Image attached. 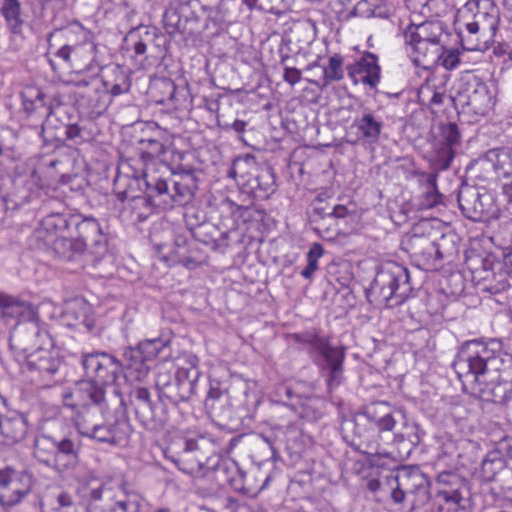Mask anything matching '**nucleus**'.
<instances>
[{"instance_id":"obj_1","label":"nucleus","mask_w":512,"mask_h":512,"mask_svg":"<svg viewBox=\"0 0 512 512\" xmlns=\"http://www.w3.org/2000/svg\"><path fill=\"white\" fill-rule=\"evenodd\" d=\"M508 354L499 339H473L459 348L454 370L463 387L483 401L506 405L512 400V370L506 367Z\"/></svg>"},{"instance_id":"obj_2","label":"nucleus","mask_w":512,"mask_h":512,"mask_svg":"<svg viewBox=\"0 0 512 512\" xmlns=\"http://www.w3.org/2000/svg\"><path fill=\"white\" fill-rule=\"evenodd\" d=\"M190 367H179L172 377L168 371H159L155 386L158 391L156 401L151 399L150 391L145 387H137L130 391L129 398L136 419L148 431L159 432L169 421V413L165 401L177 406L189 401L197 393L198 380L201 372L195 356L189 357Z\"/></svg>"},{"instance_id":"obj_3","label":"nucleus","mask_w":512,"mask_h":512,"mask_svg":"<svg viewBox=\"0 0 512 512\" xmlns=\"http://www.w3.org/2000/svg\"><path fill=\"white\" fill-rule=\"evenodd\" d=\"M78 491L85 507L76 504L70 493L60 491L47 504L42 503V512H141L144 501L139 492L124 482L116 488L108 483L83 484Z\"/></svg>"},{"instance_id":"obj_4","label":"nucleus","mask_w":512,"mask_h":512,"mask_svg":"<svg viewBox=\"0 0 512 512\" xmlns=\"http://www.w3.org/2000/svg\"><path fill=\"white\" fill-rule=\"evenodd\" d=\"M46 41L45 58L53 71L61 68L93 71L100 68L94 33L79 21L53 29L47 34Z\"/></svg>"},{"instance_id":"obj_5","label":"nucleus","mask_w":512,"mask_h":512,"mask_svg":"<svg viewBox=\"0 0 512 512\" xmlns=\"http://www.w3.org/2000/svg\"><path fill=\"white\" fill-rule=\"evenodd\" d=\"M290 342L301 345L311 361L318 367L320 374L325 378L329 391L339 387L344 377V361L346 349L344 346H333L329 337L322 334L318 328L287 334Z\"/></svg>"},{"instance_id":"obj_6","label":"nucleus","mask_w":512,"mask_h":512,"mask_svg":"<svg viewBox=\"0 0 512 512\" xmlns=\"http://www.w3.org/2000/svg\"><path fill=\"white\" fill-rule=\"evenodd\" d=\"M196 173V169L182 165L161 174L151 171L146 175V188L156 196V205H163L165 209L185 206L193 201L198 189Z\"/></svg>"},{"instance_id":"obj_7","label":"nucleus","mask_w":512,"mask_h":512,"mask_svg":"<svg viewBox=\"0 0 512 512\" xmlns=\"http://www.w3.org/2000/svg\"><path fill=\"white\" fill-rule=\"evenodd\" d=\"M365 293L368 301L374 305H402L413 293L409 270L394 261L381 264Z\"/></svg>"},{"instance_id":"obj_8","label":"nucleus","mask_w":512,"mask_h":512,"mask_svg":"<svg viewBox=\"0 0 512 512\" xmlns=\"http://www.w3.org/2000/svg\"><path fill=\"white\" fill-rule=\"evenodd\" d=\"M80 451V437L74 431L57 436L42 433L34 439V458L61 474L74 470L78 466Z\"/></svg>"},{"instance_id":"obj_9","label":"nucleus","mask_w":512,"mask_h":512,"mask_svg":"<svg viewBox=\"0 0 512 512\" xmlns=\"http://www.w3.org/2000/svg\"><path fill=\"white\" fill-rule=\"evenodd\" d=\"M221 461L215 452L214 443L202 435L186 438L182 450L173 459L181 471L195 476H205L210 471L214 473L216 464Z\"/></svg>"},{"instance_id":"obj_10","label":"nucleus","mask_w":512,"mask_h":512,"mask_svg":"<svg viewBox=\"0 0 512 512\" xmlns=\"http://www.w3.org/2000/svg\"><path fill=\"white\" fill-rule=\"evenodd\" d=\"M160 355L163 359L170 355V339L157 337L142 340L136 346L124 349L125 369L129 371L130 376L141 381L150 371V363Z\"/></svg>"},{"instance_id":"obj_11","label":"nucleus","mask_w":512,"mask_h":512,"mask_svg":"<svg viewBox=\"0 0 512 512\" xmlns=\"http://www.w3.org/2000/svg\"><path fill=\"white\" fill-rule=\"evenodd\" d=\"M462 214L473 222H489L499 218L500 208L491 191L462 184L457 196Z\"/></svg>"},{"instance_id":"obj_12","label":"nucleus","mask_w":512,"mask_h":512,"mask_svg":"<svg viewBox=\"0 0 512 512\" xmlns=\"http://www.w3.org/2000/svg\"><path fill=\"white\" fill-rule=\"evenodd\" d=\"M436 496L447 512H471L469 482L454 470H443L436 477Z\"/></svg>"},{"instance_id":"obj_13","label":"nucleus","mask_w":512,"mask_h":512,"mask_svg":"<svg viewBox=\"0 0 512 512\" xmlns=\"http://www.w3.org/2000/svg\"><path fill=\"white\" fill-rule=\"evenodd\" d=\"M81 365L86 380L103 386L114 384L125 368L124 361L101 351L82 353Z\"/></svg>"},{"instance_id":"obj_14","label":"nucleus","mask_w":512,"mask_h":512,"mask_svg":"<svg viewBox=\"0 0 512 512\" xmlns=\"http://www.w3.org/2000/svg\"><path fill=\"white\" fill-rule=\"evenodd\" d=\"M437 234L438 228L432 225V221L424 219L413 226L411 233L403 242L404 249L418 265L430 266L438 262L435 251Z\"/></svg>"},{"instance_id":"obj_15","label":"nucleus","mask_w":512,"mask_h":512,"mask_svg":"<svg viewBox=\"0 0 512 512\" xmlns=\"http://www.w3.org/2000/svg\"><path fill=\"white\" fill-rule=\"evenodd\" d=\"M28 371L35 381L50 387L52 383L61 380L60 371L64 361L53 347L38 348L25 356Z\"/></svg>"},{"instance_id":"obj_16","label":"nucleus","mask_w":512,"mask_h":512,"mask_svg":"<svg viewBox=\"0 0 512 512\" xmlns=\"http://www.w3.org/2000/svg\"><path fill=\"white\" fill-rule=\"evenodd\" d=\"M35 477L26 469H16L13 466L3 467L0 480V505L8 508L19 504L32 491Z\"/></svg>"},{"instance_id":"obj_17","label":"nucleus","mask_w":512,"mask_h":512,"mask_svg":"<svg viewBox=\"0 0 512 512\" xmlns=\"http://www.w3.org/2000/svg\"><path fill=\"white\" fill-rule=\"evenodd\" d=\"M78 436L89 437L101 443L122 446L128 442L132 433L131 425L125 418L116 419L109 424L90 421L88 417L76 420Z\"/></svg>"},{"instance_id":"obj_18","label":"nucleus","mask_w":512,"mask_h":512,"mask_svg":"<svg viewBox=\"0 0 512 512\" xmlns=\"http://www.w3.org/2000/svg\"><path fill=\"white\" fill-rule=\"evenodd\" d=\"M458 114H471L476 117L485 116L493 106V97L488 86L478 80L468 82L466 87L458 90L450 97Z\"/></svg>"},{"instance_id":"obj_19","label":"nucleus","mask_w":512,"mask_h":512,"mask_svg":"<svg viewBox=\"0 0 512 512\" xmlns=\"http://www.w3.org/2000/svg\"><path fill=\"white\" fill-rule=\"evenodd\" d=\"M163 27L167 34L172 37L179 36L180 40L185 42L194 41L199 35L203 26L199 18L182 5H170L163 14Z\"/></svg>"},{"instance_id":"obj_20","label":"nucleus","mask_w":512,"mask_h":512,"mask_svg":"<svg viewBox=\"0 0 512 512\" xmlns=\"http://www.w3.org/2000/svg\"><path fill=\"white\" fill-rule=\"evenodd\" d=\"M72 221L74 238L82 244L83 253L89 251L96 258H102L107 252L108 240L98 220L92 216L75 214Z\"/></svg>"},{"instance_id":"obj_21","label":"nucleus","mask_w":512,"mask_h":512,"mask_svg":"<svg viewBox=\"0 0 512 512\" xmlns=\"http://www.w3.org/2000/svg\"><path fill=\"white\" fill-rule=\"evenodd\" d=\"M9 342L11 349L19 351L25 356L43 346L54 347L53 339L48 331L42 329L39 322L34 319L17 322Z\"/></svg>"},{"instance_id":"obj_22","label":"nucleus","mask_w":512,"mask_h":512,"mask_svg":"<svg viewBox=\"0 0 512 512\" xmlns=\"http://www.w3.org/2000/svg\"><path fill=\"white\" fill-rule=\"evenodd\" d=\"M484 22L475 20L466 24L468 35L458 34L464 50L482 51L494 43V37L498 30L500 19L498 16L489 13L480 15Z\"/></svg>"},{"instance_id":"obj_23","label":"nucleus","mask_w":512,"mask_h":512,"mask_svg":"<svg viewBox=\"0 0 512 512\" xmlns=\"http://www.w3.org/2000/svg\"><path fill=\"white\" fill-rule=\"evenodd\" d=\"M393 481L412 498L411 509L423 507L430 500V482L417 466H402L396 470Z\"/></svg>"},{"instance_id":"obj_24","label":"nucleus","mask_w":512,"mask_h":512,"mask_svg":"<svg viewBox=\"0 0 512 512\" xmlns=\"http://www.w3.org/2000/svg\"><path fill=\"white\" fill-rule=\"evenodd\" d=\"M77 386L85 417L92 412L103 414L114 404L113 400L120 406L124 405V398L117 388H113V399H108L103 385L85 379L78 382Z\"/></svg>"},{"instance_id":"obj_25","label":"nucleus","mask_w":512,"mask_h":512,"mask_svg":"<svg viewBox=\"0 0 512 512\" xmlns=\"http://www.w3.org/2000/svg\"><path fill=\"white\" fill-rule=\"evenodd\" d=\"M103 92L96 99L94 106L97 109H106L112 97L129 92L131 78L127 70L120 65L108 66L102 77Z\"/></svg>"},{"instance_id":"obj_26","label":"nucleus","mask_w":512,"mask_h":512,"mask_svg":"<svg viewBox=\"0 0 512 512\" xmlns=\"http://www.w3.org/2000/svg\"><path fill=\"white\" fill-rule=\"evenodd\" d=\"M114 193L120 202H131L133 209L156 205V196H152L151 191L147 189L146 195L142 193L141 180L137 176L118 174L114 179Z\"/></svg>"},{"instance_id":"obj_27","label":"nucleus","mask_w":512,"mask_h":512,"mask_svg":"<svg viewBox=\"0 0 512 512\" xmlns=\"http://www.w3.org/2000/svg\"><path fill=\"white\" fill-rule=\"evenodd\" d=\"M141 146L140 160L143 162V178L146 183V175L153 171L160 174L161 170L171 172V166L168 164L166 154L170 151V146L159 138H145L139 141Z\"/></svg>"},{"instance_id":"obj_28","label":"nucleus","mask_w":512,"mask_h":512,"mask_svg":"<svg viewBox=\"0 0 512 512\" xmlns=\"http://www.w3.org/2000/svg\"><path fill=\"white\" fill-rule=\"evenodd\" d=\"M384 122L381 116L375 114L368 108H365L361 115L357 116L352 124L351 129H356L355 138L348 139L347 142L356 144H377L381 138Z\"/></svg>"},{"instance_id":"obj_29","label":"nucleus","mask_w":512,"mask_h":512,"mask_svg":"<svg viewBox=\"0 0 512 512\" xmlns=\"http://www.w3.org/2000/svg\"><path fill=\"white\" fill-rule=\"evenodd\" d=\"M347 74L354 84L359 82L376 89L381 80V67L378 57L371 52H364L354 63L346 66Z\"/></svg>"},{"instance_id":"obj_30","label":"nucleus","mask_w":512,"mask_h":512,"mask_svg":"<svg viewBox=\"0 0 512 512\" xmlns=\"http://www.w3.org/2000/svg\"><path fill=\"white\" fill-rule=\"evenodd\" d=\"M214 474L218 481L229 484L234 491L245 496L256 497L262 490V487L258 488L248 482L247 475L235 462L222 459L216 464Z\"/></svg>"},{"instance_id":"obj_31","label":"nucleus","mask_w":512,"mask_h":512,"mask_svg":"<svg viewBox=\"0 0 512 512\" xmlns=\"http://www.w3.org/2000/svg\"><path fill=\"white\" fill-rule=\"evenodd\" d=\"M243 193L257 200H266L276 191V176L274 169L266 164L255 172L252 177L240 182Z\"/></svg>"},{"instance_id":"obj_32","label":"nucleus","mask_w":512,"mask_h":512,"mask_svg":"<svg viewBox=\"0 0 512 512\" xmlns=\"http://www.w3.org/2000/svg\"><path fill=\"white\" fill-rule=\"evenodd\" d=\"M221 212V224L226 228V231L217 232L219 238H217L220 246H227V239L230 231H236L240 227V223H246L251 219V208L247 206H240L231 201L225 199L220 204Z\"/></svg>"},{"instance_id":"obj_33","label":"nucleus","mask_w":512,"mask_h":512,"mask_svg":"<svg viewBox=\"0 0 512 512\" xmlns=\"http://www.w3.org/2000/svg\"><path fill=\"white\" fill-rule=\"evenodd\" d=\"M75 214L63 212H51L42 218L40 227L35 232V238L39 242H45L49 237H59L72 233Z\"/></svg>"},{"instance_id":"obj_34","label":"nucleus","mask_w":512,"mask_h":512,"mask_svg":"<svg viewBox=\"0 0 512 512\" xmlns=\"http://www.w3.org/2000/svg\"><path fill=\"white\" fill-rule=\"evenodd\" d=\"M154 92H165V97H157L155 102L167 105L174 110L187 109L189 91L186 87H177L175 82L168 78L158 79L153 83Z\"/></svg>"},{"instance_id":"obj_35","label":"nucleus","mask_w":512,"mask_h":512,"mask_svg":"<svg viewBox=\"0 0 512 512\" xmlns=\"http://www.w3.org/2000/svg\"><path fill=\"white\" fill-rule=\"evenodd\" d=\"M39 248L65 261H73L76 256L83 254V246L76 242L73 232L59 237H49L42 242V246L39 245Z\"/></svg>"},{"instance_id":"obj_36","label":"nucleus","mask_w":512,"mask_h":512,"mask_svg":"<svg viewBox=\"0 0 512 512\" xmlns=\"http://www.w3.org/2000/svg\"><path fill=\"white\" fill-rule=\"evenodd\" d=\"M39 195L33 176H19L13 180V192L3 196L6 209H16Z\"/></svg>"},{"instance_id":"obj_37","label":"nucleus","mask_w":512,"mask_h":512,"mask_svg":"<svg viewBox=\"0 0 512 512\" xmlns=\"http://www.w3.org/2000/svg\"><path fill=\"white\" fill-rule=\"evenodd\" d=\"M412 62L425 70L438 64L441 59L443 44L425 41L405 42Z\"/></svg>"},{"instance_id":"obj_38","label":"nucleus","mask_w":512,"mask_h":512,"mask_svg":"<svg viewBox=\"0 0 512 512\" xmlns=\"http://www.w3.org/2000/svg\"><path fill=\"white\" fill-rule=\"evenodd\" d=\"M28 434V420L21 413L2 414L0 418V437L4 442L13 445L23 441Z\"/></svg>"},{"instance_id":"obj_39","label":"nucleus","mask_w":512,"mask_h":512,"mask_svg":"<svg viewBox=\"0 0 512 512\" xmlns=\"http://www.w3.org/2000/svg\"><path fill=\"white\" fill-rule=\"evenodd\" d=\"M412 174L423 188L421 195L418 197V209L427 210L440 204L443 195L437 189L436 174L423 171H413Z\"/></svg>"},{"instance_id":"obj_40","label":"nucleus","mask_w":512,"mask_h":512,"mask_svg":"<svg viewBox=\"0 0 512 512\" xmlns=\"http://www.w3.org/2000/svg\"><path fill=\"white\" fill-rule=\"evenodd\" d=\"M442 21L424 22L420 25H409L404 32L405 42L425 41L442 44L441 37L445 32Z\"/></svg>"},{"instance_id":"obj_41","label":"nucleus","mask_w":512,"mask_h":512,"mask_svg":"<svg viewBox=\"0 0 512 512\" xmlns=\"http://www.w3.org/2000/svg\"><path fill=\"white\" fill-rule=\"evenodd\" d=\"M205 407L223 420L231 418L229 395L227 389L222 387L219 381H210L209 390L205 398Z\"/></svg>"},{"instance_id":"obj_42","label":"nucleus","mask_w":512,"mask_h":512,"mask_svg":"<svg viewBox=\"0 0 512 512\" xmlns=\"http://www.w3.org/2000/svg\"><path fill=\"white\" fill-rule=\"evenodd\" d=\"M157 34L156 28L139 26L129 31L125 37V42L129 49L133 51L134 58L146 59L148 46L154 42Z\"/></svg>"},{"instance_id":"obj_43","label":"nucleus","mask_w":512,"mask_h":512,"mask_svg":"<svg viewBox=\"0 0 512 512\" xmlns=\"http://www.w3.org/2000/svg\"><path fill=\"white\" fill-rule=\"evenodd\" d=\"M26 313L31 314L28 304L0 292V318L6 325L15 327L17 322L24 321L20 318L25 317Z\"/></svg>"},{"instance_id":"obj_44","label":"nucleus","mask_w":512,"mask_h":512,"mask_svg":"<svg viewBox=\"0 0 512 512\" xmlns=\"http://www.w3.org/2000/svg\"><path fill=\"white\" fill-rule=\"evenodd\" d=\"M479 165L483 168L493 167L502 177L512 176V148L501 147L489 150L485 159L479 161Z\"/></svg>"},{"instance_id":"obj_45","label":"nucleus","mask_w":512,"mask_h":512,"mask_svg":"<svg viewBox=\"0 0 512 512\" xmlns=\"http://www.w3.org/2000/svg\"><path fill=\"white\" fill-rule=\"evenodd\" d=\"M0 13L12 34L22 33L25 12L21 0H1Z\"/></svg>"},{"instance_id":"obj_46","label":"nucleus","mask_w":512,"mask_h":512,"mask_svg":"<svg viewBox=\"0 0 512 512\" xmlns=\"http://www.w3.org/2000/svg\"><path fill=\"white\" fill-rule=\"evenodd\" d=\"M260 167H262V164L257 162L254 155L245 154L233 160L231 167L227 171V176L234 179L240 187V182L245 181L248 177H252Z\"/></svg>"},{"instance_id":"obj_47","label":"nucleus","mask_w":512,"mask_h":512,"mask_svg":"<svg viewBox=\"0 0 512 512\" xmlns=\"http://www.w3.org/2000/svg\"><path fill=\"white\" fill-rule=\"evenodd\" d=\"M507 470L511 469L506 467V461L499 451H490L482 460L481 473L486 481H495L497 477L508 478Z\"/></svg>"},{"instance_id":"obj_48","label":"nucleus","mask_w":512,"mask_h":512,"mask_svg":"<svg viewBox=\"0 0 512 512\" xmlns=\"http://www.w3.org/2000/svg\"><path fill=\"white\" fill-rule=\"evenodd\" d=\"M343 56L334 54L329 58L328 65L321 67V77L316 81H310L321 89L328 87L332 82L341 81L344 78Z\"/></svg>"},{"instance_id":"obj_49","label":"nucleus","mask_w":512,"mask_h":512,"mask_svg":"<svg viewBox=\"0 0 512 512\" xmlns=\"http://www.w3.org/2000/svg\"><path fill=\"white\" fill-rule=\"evenodd\" d=\"M388 408L385 402H378L374 405V411L370 409L363 416L370 424H374L379 432L392 431L396 425V420L390 412H384Z\"/></svg>"},{"instance_id":"obj_50","label":"nucleus","mask_w":512,"mask_h":512,"mask_svg":"<svg viewBox=\"0 0 512 512\" xmlns=\"http://www.w3.org/2000/svg\"><path fill=\"white\" fill-rule=\"evenodd\" d=\"M437 260L453 259L459 252L458 237L455 233H443L438 229L435 236Z\"/></svg>"},{"instance_id":"obj_51","label":"nucleus","mask_w":512,"mask_h":512,"mask_svg":"<svg viewBox=\"0 0 512 512\" xmlns=\"http://www.w3.org/2000/svg\"><path fill=\"white\" fill-rule=\"evenodd\" d=\"M369 422L363 416V418L355 419L352 421V432L353 438L350 440L349 445L361 452V453H369L364 450V447H369L371 442V438L373 437L374 429L368 428L367 424Z\"/></svg>"},{"instance_id":"obj_52","label":"nucleus","mask_w":512,"mask_h":512,"mask_svg":"<svg viewBox=\"0 0 512 512\" xmlns=\"http://www.w3.org/2000/svg\"><path fill=\"white\" fill-rule=\"evenodd\" d=\"M91 307L83 298H74L67 302L65 307L66 316L83 324L89 331L94 328V321L90 317Z\"/></svg>"},{"instance_id":"obj_53","label":"nucleus","mask_w":512,"mask_h":512,"mask_svg":"<svg viewBox=\"0 0 512 512\" xmlns=\"http://www.w3.org/2000/svg\"><path fill=\"white\" fill-rule=\"evenodd\" d=\"M23 109L27 114L45 110L47 116L52 113V107L46 101L47 95L41 89H32L21 94Z\"/></svg>"},{"instance_id":"obj_54","label":"nucleus","mask_w":512,"mask_h":512,"mask_svg":"<svg viewBox=\"0 0 512 512\" xmlns=\"http://www.w3.org/2000/svg\"><path fill=\"white\" fill-rule=\"evenodd\" d=\"M95 133L86 126L85 121L67 124L65 126V139L72 145H81L92 140Z\"/></svg>"},{"instance_id":"obj_55","label":"nucleus","mask_w":512,"mask_h":512,"mask_svg":"<svg viewBox=\"0 0 512 512\" xmlns=\"http://www.w3.org/2000/svg\"><path fill=\"white\" fill-rule=\"evenodd\" d=\"M455 149L437 141L430 159L435 169L447 170L455 157Z\"/></svg>"},{"instance_id":"obj_56","label":"nucleus","mask_w":512,"mask_h":512,"mask_svg":"<svg viewBox=\"0 0 512 512\" xmlns=\"http://www.w3.org/2000/svg\"><path fill=\"white\" fill-rule=\"evenodd\" d=\"M62 403L64 407L69 408L75 414V421L85 419V415L82 407V399L79 395L78 386L74 389H66L62 393Z\"/></svg>"},{"instance_id":"obj_57","label":"nucleus","mask_w":512,"mask_h":512,"mask_svg":"<svg viewBox=\"0 0 512 512\" xmlns=\"http://www.w3.org/2000/svg\"><path fill=\"white\" fill-rule=\"evenodd\" d=\"M324 249L319 243H314L307 253V265L301 271V276L305 279H311L318 270V260L323 256Z\"/></svg>"},{"instance_id":"obj_58","label":"nucleus","mask_w":512,"mask_h":512,"mask_svg":"<svg viewBox=\"0 0 512 512\" xmlns=\"http://www.w3.org/2000/svg\"><path fill=\"white\" fill-rule=\"evenodd\" d=\"M191 232L198 241L207 245L211 244L214 248L220 247V243H218L217 238L214 236V232H218V230L212 224H201L192 229Z\"/></svg>"},{"instance_id":"obj_59","label":"nucleus","mask_w":512,"mask_h":512,"mask_svg":"<svg viewBox=\"0 0 512 512\" xmlns=\"http://www.w3.org/2000/svg\"><path fill=\"white\" fill-rule=\"evenodd\" d=\"M460 140L461 134L457 124L450 122L440 126V136L437 140L438 142L456 148V146L459 145Z\"/></svg>"},{"instance_id":"obj_60","label":"nucleus","mask_w":512,"mask_h":512,"mask_svg":"<svg viewBox=\"0 0 512 512\" xmlns=\"http://www.w3.org/2000/svg\"><path fill=\"white\" fill-rule=\"evenodd\" d=\"M493 241H497L507 251L512 247V219H505L500 222L498 229L494 232Z\"/></svg>"},{"instance_id":"obj_61","label":"nucleus","mask_w":512,"mask_h":512,"mask_svg":"<svg viewBox=\"0 0 512 512\" xmlns=\"http://www.w3.org/2000/svg\"><path fill=\"white\" fill-rule=\"evenodd\" d=\"M379 6L380 0H356L354 7L349 14L370 18L375 15V11Z\"/></svg>"},{"instance_id":"obj_62","label":"nucleus","mask_w":512,"mask_h":512,"mask_svg":"<svg viewBox=\"0 0 512 512\" xmlns=\"http://www.w3.org/2000/svg\"><path fill=\"white\" fill-rule=\"evenodd\" d=\"M77 85L89 87V90L86 92V96L89 98L91 106L97 109L94 104L96 103V99L103 92L102 79H92L91 81L80 80L77 82Z\"/></svg>"},{"instance_id":"obj_63","label":"nucleus","mask_w":512,"mask_h":512,"mask_svg":"<svg viewBox=\"0 0 512 512\" xmlns=\"http://www.w3.org/2000/svg\"><path fill=\"white\" fill-rule=\"evenodd\" d=\"M440 62L442 64V66L445 67L447 70L455 69L460 63L459 51L458 50L446 51L443 48Z\"/></svg>"},{"instance_id":"obj_64","label":"nucleus","mask_w":512,"mask_h":512,"mask_svg":"<svg viewBox=\"0 0 512 512\" xmlns=\"http://www.w3.org/2000/svg\"><path fill=\"white\" fill-rule=\"evenodd\" d=\"M328 213L329 212H326L324 207L315 206L313 208V212L311 215V222L316 223V226L314 227V231H316L319 234L322 232L323 227H324L323 221L325 220V218H327V217L329 218Z\"/></svg>"}]
</instances>
